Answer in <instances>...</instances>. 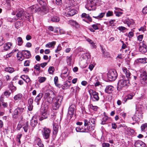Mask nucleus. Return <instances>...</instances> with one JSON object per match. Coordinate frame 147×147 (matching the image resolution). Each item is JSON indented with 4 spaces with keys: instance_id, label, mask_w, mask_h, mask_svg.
<instances>
[{
    "instance_id": "nucleus-17",
    "label": "nucleus",
    "mask_w": 147,
    "mask_h": 147,
    "mask_svg": "<svg viewBox=\"0 0 147 147\" xmlns=\"http://www.w3.org/2000/svg\"><path fill=\"white\" fill-rule=\"evenodd\" d=\"M74 114V108L73 107V105H71L69 107L68 111L67 116L68 118L71 119L73 116Z\"/></svg>"
},
{
    "instance_id": "nucleus-48",
    "label": "nucleus",
    "mask_w": 147,
    "mask_h": 147,
    "mask_svg": "<svg viewBox=\"0 0 147 147\" xmlns=\"http://www.w3.org/2000/svg\"><path fill=\"white\" fill-rule=\"evenodd\" d=\"M55 70L54 67L52 66H51L49 67L48 69V71L50 74H52L54 71Z\"/></svg>"
},
{
    "instance_id": "nucleus-4",
    "label": "nucleus",
    "mask_w": 147,
    "mask_h": 147,
    "mask_svg": "<svg viewBox=\"0 0 147 147\" xmlns=\"http://www.w3.org/2000/svg\"><path fill=\"white\" fill-rule=\"evenodd\" d=\"M90 98L93 102L98 101L99 100L98 94L96 92L93 91L92 89H90L88 90Z\"/></svg>"
},
{
    "instance_id": "nucleus-27",
    "label": "nucleus",
    "mask_w": 147,
    "mask_h": 147,
    "mask_svg": "<svg viewBox=\"0 0 147 147\" xmlns=\"http://www.w3.org/2000/svg\"><path fill=\"white\" fill-rule=\"evenodd\" d=\"M37 2L41 6H42L43 9L44 10H45L46 8L45 6L46 5V1L44 0H36Z\"/></svg>"
},
{
    "instance_id": "nucleus-53",
    "label": "nucleus",
    "mask_w": 147,
    "mask_h": 147,
    "mask_svg": "<svg viewBox=\"0 0 147 147\" xmlns=\"http://www.w3.org/2000/svg\"><path fill=\"white\" fill-rule=\"evenodd\" d=\"M46 79V78L44 77H41L39 79V82L40 83H41L44 82Z\"/></svg>"
},
{
    "instance_id": "nucleus-45",
    "label": "nucleus",
    "mask_w": 147,
    "mask_h": 147,
    "mask_svg": "<svg viewBox=\"0 0 147 147\" xmlns=\"http://www.w3.org/2000/svg\"><path fill=\"white\" fill-rule=\"evenodd\" d=\"M58 81V78L57 76H55L54 79V82L55 84L57 86L60 87V85L59 84H57V82Z\"/></svg>"
},
{
    "instance_id": "nucleus-23",
    "label": "nucleus",
    "mask_w": 147,
    "mask_h": 147,
    "mask_svg": "<svg viewBox=\"0 0 147 147\" xmlns=\"http://www.w3.org/2000/svg\"><path fill=\"white\" fill-rule=\"evenodd\" d=\"M22 52L25 58L28 59L30 57L31 54L29 51L24 50L22 51Z\"/></svg>"
},
{
    "instance_id": "nucleus-13",
    "label": "nucleus",
    "mask_w": 147,
    "mask_h": 147,
    "mask_svg": "<svg viewBox=\"0 0 147 147\" xmlns=\"http://www.w3.org/2000/svg\"><path fill=\"white\" fill-rule=\"evenodd\" d=\"M29 9L31 13H34L40 11L41 9L38 5H35L31 6L29 8Z\"/></svg>"
},
{
    "instance_id": "nucleus-58",
    "label": "nucleus",
    "mask_w": 147,
    "mask_h": 147,
    "mask_svg": "<svg viewBox=\"0 0 147 147\" xmlns=\"http://www.w3.org/2000/svg\"><path fill=\"white\" fill-rule=\"evenodd\" d=\"M76 130L77 132H82V129H81V127H76Z\"/></svg>"
},
{
    "instance_id": "nucleus-52",
    "label": "nucleus",
    "mask_w": 147,
    "mask_h": 147,
    "mask_svg": "<svg viewBox=\"0 0 147 147\" xmlns=\"http://www.w3.org/2000/svg\"><path fill=\"white\" fill-rule=\"evenodd\" d=\"M113 15V12L112 11H109L106 13V16L109 17Z\"/></svg>"
},
{
    "instance_id": "nucleus-28",
    "label": "nucleus",
    "mask_w": 147,
    "mask_h": 147,
    "mask_svg": "<svg viewBox=\"0 0 147 147\" xmlns=\"http://www.w3.org/2000/svg\"><path fill=\"white\" fill-rule=\"evenodd\" d=\"M71 84V82L69 81H67L64 82L62 88L63 89H66L70 86Z\"/></svg>"
},
{
    "instance_id": "nucleus-33",
    "label": "nucleus",
    "mask_w": 147,
    "mask_h": 147,
    "mask_svg": "<svg viewBox=\"0 0 147 147\" xmlns=\"http://www.w3.org/2000/svg\"><path fill=\"white\" fill-rule=\"evenodd\" d=\"M80 52L85 53L86 52V50L84 49L79 47L75 51V53L76 54Z\"/></svg>"
},
{
    "instance_id": "nucleus-60",
    "label": "nucleus",
    "mask_w": 147,
    "mask_h": 147,
    "mask_svg": "<svg viewBox=\"0 0 147 147\" xmlns=\"http://www.w3.org/2000/svg\"><path fill=\"white\" fill-rule=\"evenodd\" d=\"M12 55V52H11L9 53L8 54L4 56V57L5 58H7L9 57H10Z\"/></svg>"
},
{
    "instance_id": "nucleus-2",
    "label": "nucleus",
    "mask_w": 147,
    "mask_h": 147,
    "mask_svg": "<svg viewBox=\"0 0 147 147\" xmlns=\"http://www.w3.org/2000/svg\"><path fill=\"white\" fill-rule=\"evenodd\" d=\"M87 3L86 7L89 10H95L98 5V0H87Z\"/></svg>"
},
{
    "instance_id": "nucleus-29",
    "label": "nucleus",
    "mask_w": 147,
    "mask_h": 147,
    "mask_svg": "<svg viewBox=\"0 0 147 147\" xmlns=\"http://www.w3.org/2000/svg\"><path fill=\"white\" fill-rule=\"evenodd\" d=\"M12 44V43L10 42H8L4 44L3 47V50L4 51L8 50L10 48V47Z\"/></svg>"
},
{
    "instance_id": "nucleus-15",
    "label": "nucleus",
    "mask_w": 147,
    "mask_h": 147,
    "mask_svg": "<svg viewBox=\"0 0 147 147\" xmlns=\"http://www.w3.org/2000/svg\"><path fill=\"white\" fill-rule=\"evenodd\" d=\"M23 11L22 9H18L16 15L13 17V20H16L21 18L23 15Z\"/></svg>"
},
{
    "instance_id": "nucleus-59",
    "label": "nucleus",
    "mask_w": 147,
    "mask_h": 147,
    "mask_svg": "<svg viewBox=\"0 0 147 147\" xmlns=\"http://www.w3.org/2000/svg\"><path fill=\"white\" fill-rule=\"evenodd\" d=\"M84 125L85 126H86L88 125L89 124V123H90V122L88 121V120L86 119H84Z\"/></svg>"
},
{
    "instance_id": "nucleus-56",
    "label": "nucleus",
    "mask_w": 147,
    "mask_h": 147,
    "mask_svg": "<svg viewBox=\"0 0 147 147\" xmlns=\"http://www.w3.org/2000/svg\"><path fill=\"white\" fill-rule=\"evenodd\" d=\"M28 76L26 75H22L20 77V78H22L24 81H25L28 78Z\"/></svg>"
},
{
    "instance_id": "nucleus-37",
    "label": "nucleus",
    "mask_w": 147,
    "mask_h": 147,
    "mask_svg": "<svg viewBox=\"0 0 147 147\" xmlns=\"http://www.w3.org/2000/svg\"><path fill=\"white\" fill-rule=\"evenodd\" d=\"M105 14V12L100 13L98 16H93V17L97 19H100L102 18Z\"/></svg>"
},
{
    "instance_id": "nucleus-50",
    "label": "nucleus",
    "mask_w": 147,
    "mask_h": 147,
    "mask_svg": "<svg viewBox=\"0 0 147 147\" xmlns=\"http://www.w3.org/2000/svg\"><path fill=\"white\" fill-rule=\"evenodd\" d=\"M34 68L35 69H36V71H39L40 69V65L39 64H37L35 65L34 67Z\"/></svg>"
},
{
    "instance_id": "nucleus-42",
    "label": "nucleus",
    "mask_w": 147,
    "mask_h": 147,
    "mask_svg": "<svg viewBox=\"0 0 147 147\" xmlns=\"http://www.w3.org/2000/svg\"><path fill=\"white\" fill-rule=\"evenodd\" d=\"M116 59L117 61H118L119 62H121L122 60L123 59V57L122 56L121 54L118 55L116 57Z\"/></svg>"
},
{
    "instance_id": "nucleus-34",
    "label": "nucleus",
    "mask_w": 147,
    "mask_h": 147,
    "mask_svg": "<svg viewBox=\"0 0 147 147\" xmlns=\"http://www.w3.org/2000/svg\"><path fill=\"white\" fill-rule=\"evenodd\" d=\"M50 20L53 22H58L59 21V18L57 16H54L51 17Z\"/></svg>"
},
{
    "instance_id": "nucleus-55",
    "label": "nucleus",
    "mask_w": 147,
    "mask_h": 147,
    "mask_svg": "<svg viewBox=\"0 0 147 147\" xmlns=\"http://www.w3.org/2000/svg\"><path fill=\"white\" fill-rule=\"evenodd\" d=\"M98 24H93L92 25V26L95 30H98Z\"/></svg>"
},
{
    "instance_id": "nucleus-5",
    "label": "nucleus",
    "mask_w": 147,
    "mask_h": 147,
    "mask_svg": "<svg viewBox=\"0 0 147 147\" xmlns=\"http://www.w3.org/2000/svg\"><path fill=\"white\" fill-rule=\"evenodd\" d=\"M63 96L59 95L57 96L55 99V101L54 105L53 106V109L54 110H56L58 109L61 105L62 101Z\"/></svg>"
},
{
    "instance_id": "nucleus-3",
    "label": "nucleus",
    "mask_w": 147,
    "mask_h": 147,
    "mask_svg": "<svg viewBox=\"0 0 147 147\" xmlns=\"http://www.w3.org/2000/svg\"><path fill=\"white\" fill-rule=\"evenodd\" d=\"M90 55L89 54L84 53L80 57L79 63L80 65L83 67L86 66L87 63V60L90 58Z\"/></svg>"
},
{
    "instance_id": "nucleus-18",
    "label": "nucleus",
    "mask_w": 147,
    "mask_h": 147,
    "mask_svg": "<svg viewBox=\"0 0 147 147\" xmlns=\"http://www.w3.org/2000/svg\"><path fill=\"white\" fill-rule=\"evenodd\" d=\"M43 96V94L41 92L34 99V102L37 103L38 105L40 104V102Z\"/></svg>"
},
{
    "instance_id": "nucleus-24",
    "label": "nucleus",
    "mask_w": 147,
    "mask_h": 147,
    "mask_svg": "<svg viewBox=\"0 0 147 147\" xmlns=\"http://www.w3.org/2000/svg\"><path fill=\"white\" fill-rule=\"evenodd\" d=\"M67 68H65L62 71L61 76L63 79L66 78L67 77L68 73L67 72Z\"/></svg>"
},
{
    "instance_id": "nucleus-64",
    "label": "nucleus",
    "mask_w": 147,
    "mask_h": 147,
    "mask_svg": "<svg viewBox=\"0 0 147 147\" xmlns=\"http://www.w3.org/2000/svg\"><path fill=\"white\" fill-rule=\"evenodd\" d=\"M142 12L144 14H146L147 13V6L143 8Z\"/></svg>"
},
{
    "instance_id": "nucleus-46",
    "label": "nucleus",
    "mask_w": 147,
    "mask_h": 147,
    "mask_svg": "<svg viewBox=\"0 0 147 147\" xmlns=\"http://www.w3.org/2000/svg\"><path fill=\"white\" fill-rule=\"evenodd\" d=\"M134 21L132 19H128V26H130V25L133 24L134 23Z\"/></svg>"
},
{
    "instance_id": "nucleus-43",
    "label": "nucleus",
    "mask_w": 147,
    "mask_h": 147,
    "mask_svg": "<svg viewBox=\"0 0 147 147\" xmlns=\"http://www.w3.org/2000/svg\"><path fill=\"white\" fill-rule=\"evenodd\" d=\"M137 112H138L139 111L142 112L143 109V106L141 105H138L136 107Z\"/></svg>"
},
{
    "instance_id": "nucleus-19",
    "label": "nucleus",
    "mask_w": 147,
    "mask_h": 147,
    "mask_svg": "<svg viewBox=\"0 0 147 147\" xmlns=\"http://www.w3.org/2000/svg\"><path fill=\"white\" fill-rule=\"evenodd\" d=\"M114 90L113 87L111 85L107 86L105 89V92L106 93L109 94L111 93Z\"/></svg>"
},
{
    "instance_id": "nucleus-47",
    "label": "nucleus",
    "mask_w": 147,
    "mask_h": 147,
    "mask_svg": "<svg viewBox=\"0 0 147 147\" xmlns=\"http://www.w3.org/2000/svg\"><path fill=\"white\" fill-rule=\"evenodd\" d=\"M74 16V10L72 9L69 11H68L67 16Z\"/></svg>"
},
{
    "instance_id": "nucleus-31",
    "label": "nucleus",
    "mask_w": 147,
    "mask_h": 147,
    "mask_svg": "<svg viewBox=\"0 0 147 147\" xmlns=\"http://www.w3.org/2000/svg\"><path fill=\"white\" fill-rule=\"evenodd\" d=\"M56 44V42L54 41H52L51 42H49L45 45L46 47L54 48L55 45Z\"/></svg>"
},
{
    "instance_id": "nucleus-11",
    "label": "nucleus",
    "mask_w": 147,
    "mask_h": 147,
    "mask_svg": "<svg viewBox=\"0 0 147 147\" xmlns=\"http://www.w3.org/2000/svg\"><path fill=\"white\" fill-rule=\"evenodd\" d=\"M143 113L142 111H139L138 112H136L135 115L132 117V119L133 121L136 122L142 117Z\"/></svg>"
},
{
    "instance_id": "nucleus-32",
    "label": "nucleus",
    "mask_w": 147,
    "mask_h": 147,
    "mask_svg": "<svg viewBox=\"0 0 147 147\" xmlns=\"http://www.w3.org/2000/svg\"><path fill=\"white\" fill-rule=\"evenodd\" d=\"M137 61L139 63H147V59L146 58H139L137 59Z\"/></svg>"
},
{
    "instance_id": "nucleus-8",
    "label": "nucleus",
    "mask_w": 147,
    "mask_h": 147,
    "mask_svg": "<svg viewBox=\"0 0 147 147\" xmlns=\"http://www.w3.org/2000/svg\"><path fill=\"white\" fill-rule=\"evenodd\" d=\"M55 97L54 93L51 90H49L47 93L45 94V97L47 99V102H51Z\"/></svg>"
},
{
    "instance_id": "nucleus-35",
    "label": "nucleus",
    "mask_w": 147,
    "mask_h": 147,
    "mask_svg": "<svg viewBox=\"0 0 147 147\" xmlns=\"http://www.w3.org/2000/svg\"><path fill=\"white\" fill-rule=\"evenodd\" d=\"M17 41L18 43V45L20 46H21L23 42L22 38L20 37H19L17 38Z\"/></svg>"
},
{
    "instance_id": "nucleus-49",
    "label": "nucleus",
    "mask_w": 147,
    "mask_h": 147,
    "mask_svg": "<svg viewBox=\"0 0 147 147\" xmlns=\"http://www.w3.org/2000/svg\"><path fill=\"white\" fill-rule=\"evenodd\" d=\"M127 132L128 134L131 135L134 133V131L133 129L129 128L127 129Z\"/></svg>"
},
{
    "instance_id": "nucleus-9",
    "label": "nucleus",
    "mask_w": 147,
    "mask_h": 147,
    "mask_svg": "<svg viewBox=\"0 0 147 147\" xmlns=\"http://www.w3.org/2000/svg\"><path fill=\"white\" fill-rule=\"evenodd\" d=\"M140 80L141 83L143 85L147 84V75L146 71L141 73L140 76Z\"/></svg>"
},
{
    "instance_id": "nucleus-10",
    "label": "nucleus",
    "mask_w": 147,
    "mask_h": 147,
    "mask_svg": "<svg viewBox=\"0 0 147 147\" xmlns=\"http://www.w3.org/2000/svg\"><path fill=\"white\" fill-rule=\"evenodd\" d=\"M42 133L43 138L46 140L49 138L51 133L50 129L47 127H44L42 130Z\"/></svg>"
},
{
    "instance_id": "nucleus-40",
    "label": "nucleus",
    "mask_w": 147,
    "mask_h": 147,
    "mask_svg": "<svg viewBox=\"0 0 147 147\" xmlns=\"http://www.w3.org/2000/svg\"><path fill=\"white\" fill-rule=\"evenodd\" d=\"M23 128L25 132H27L29 128V126L28 122H26L24 125Z\"/></svg>"
},
{
    "instance_id": "nucleus-57",
    "label": "nucleus",
    "mask_w": 147,
    "mask_h": 147,
    "mask_svg": "<svg viewBox=\"0 0 147 147\" xmlns=\"http://www.w3.org/2000/svg\"><path fill=\"white\" fill-rule=\"evenodd\" d=\"M61 49V47L60 45H59L58 46L57 49L55 50V52L57 53Z\"/></svg>"
},
{
    "instance_id": "nucleus-39",
    "label": "nucleus",
    "mask_w": 147,
    "mask_h": 147,
    "mask_svg": "<svg viewBox=\"0 0 147 147\" xmlns=\"http://www.w3.org/2000/svg\"><path fill=\"white\" fill-rule=\"evenodd\" d=\"M22 97V95L21 94H19L16 95L14 97V100H19Z\"/></svg>"
},
{
    "instance_id": "nucleus-30",
    "label": "nucleus",
    "mask_w": 147,
    "mask_h": 147,
    "mask_svg": "<svg viewBox=\"0 0 147 147\" xmlns=\"http://www.w3.org/2000/svg\"><path fill=\"white\" fill-rule=\"evenodd\" d=\"M17 57L18 59L20 61H22L25 58L22 52H18L17 55Z\"/></svg>"
},
{
    "instance_id": "nucleus-12",
    "label": "nucleus",
    "mask_w": 147,
    "mask_h": 147,
    "mask_svg": "<svg viewBox=\"0 0 147 147\" xmlns=\"http://www.w3.org/2000/svg\"><path fill=\"white\" fill-rule=\"evenodd\" d=\"M24 109L22 108L18 107L14 111L13 113V117L16 118V115H18L22 113L24 111Z\"/></svg>"
},
{
    "instance_id": "nucleus-38",
    "label": "nucleus",
    "mask_w": 147,
    "mask_h": 147,
    "mask_svg": "<svg viewBox=\"0 0 147 147\" xmlns=\"http://www.w3.org/2000/svg\"><path fill=\"white\" fill-rule=\"evenodd\" d=\"M3 98L0 97V106L3 105L4 107H6L7 106V104L6 102H3Z\"/></svg>"
},
{
    "instance_id": "nucleus-41",
    "label": "nucleus",
    "mask_w": 147,
    "mask_h": 147,
    "mask_svg": "<svg viewBox=\"0 0 147 147\" xmlns=\"http://www.w3.org/2000/svg\"><path fill=\"white\" fill-rule=\"evenodd\" d=\"M142 131H145L147 129V124L145 123L143 124L141 127Z\"/></svg>"
},
{
    "instance_id": "nucleus-51",
    "label": "nucleus",
    "mask_w": 147,
    "mask_h": 147,
    "mask_svg": "<svg viewBox=\"0 0 147 147\" xmlns=\"http://www.w3.org/2000/svg\"><path fill=\"white\" fill-rule=\"evenodd\" d=\"M72 60L71 57H67V61L69 65H70Z\"/></svg>"
},
{
    "instance_id": "nucleus-62",
    "label": "nucleus",
    "mask_w": 147,
    "mask_h": 147,
    "mask_svg": "<svg viewBox=\"0 0 147 147\" xmlns=\"http://www.w3.org/2000/svg\"><path fill=\"white\" fill-rule=\"evenodd\" d=\"M75 7L76 9L75 10H74V15L77 13L78 10L79 5H77Z\"/></svg>"
},
{
    "instance_id": "nucleus-22",
    "label": "nucleus",
    "mask_w": 147,
    "mask_h": 147,
    "mask_svg": "<svg viewBox=\"0 0 147 147\" xmlns=\"http://www.w3.org/2000/svg\"><path fill=\"white\" fill-rule=\"evenodd\" d=\"M53 128V133L54 135H56L58 131V124L55 122H54Z\"/></svg>"
},
{
    "instance_id": "nucleus-26",
    "label": "nucleus",
    "mask_w": 147,
    "mask_h": 147,
    "mask_svg": "<svg viewBox=\"0 0 147 147\" xmlns=\"http://www.w3.org/2000/svg\"><path fill=\"white\" fill-rule=\"evenodd\" d=\"M8 87L11 93L14 92L17 89L16 87L13 86L12 82H11L9 83L8 85Z\"/></svg>"
},
{
    "instance_id": "nucleus-25",
    "label": "nucleus",
    "mask_w": 147,
    "mask_h": 147,
    "mask_svg": "<svg viewBox=\"0 0 147 147\" xmlns=\"http://www.w3.org/2000/svg\"><path fill=\"white\" fill-rule=\"evenodd\" d=\"M123 71L124 74H125L127 79L130 78L131 77H130L131 73L129 71L127 70L125 67H123L122 69Z\"/></svg>"
},
{
    "instance_id": "nucleus-7",
    "label": "nucleus",
    "mask_w": 147,
    "mask_h": 147,
    "mask_svg": "<svg viewBox=\"0 0 147 147\" xmlns=\"http://www.w3.org/2000/svg\"><path fill=\"white\" fill-rule=\"evenodd\" d=\"M41 116L40 118L41 121L47 118L49 115V112L47 107H45L42 106L41 107Z\"/></svg>"
},
{
    "instance_id": "nucleus-1",
    "label": "nucleus",
    "mask_w": 147,
    "mask_h": 147,
    "mask_svg": "<svg viewBox=\"0 0 147 147\" xmlns=\"http://www.w3.org/2000/svg\"><path fill=\"white\" fill-rule=\"evenodd\" d=\"M129 84V79H127L123 75H121L118 83L117 90H120L122 88L128 86Z\"/></svg>"
},
{
    "instance_id": "nucleus-63",
    "label": "nucleus",
    "mask_w": 147,
    "mask_h": 147,
    "mask_svg": "<svg viewBox=\"0 0 147 147\" xmlns=\"http://www.w3.org/2000/svg\"><path fill=\"white\" fill-rule=\"evenodd\" d=\"M110 144H109L107 143H103L102 144V147H109Z\"/></svg>"
},
{
    "instance_id": "nucleus-44",
    "label": "nucleus",
    "mask_w": 147,
    "mask_h": 147,
    "mask_svg": "<svg viewBox=\"0 0 147 147\" xmlns=\"http://www.w3.org/2000/svg\"><path fill=\"white\" fill-rule=\"evenodd\" d=\"M89 106L91 109L95 111H97L98 108V107L97 106H93L92 104L89 105Z\"/></svg>"
},
{
    "instance_id": "nucleus-16",
    "label": "nucleus",
    "mask_w": 147,
    "mask_h": 147,
    "mask_svg": "<svg viewBox=\"0 0 147 147\" xmlns=\"http://www.w3.org/2000/svg\"><path fill=\"white\" fill-rule=\"evenodd\" d=\"M38 123V120L36 116L33 117L30 120V125L32 127H34Z\"/></svg>"
},
{
    "instance_id": "nucleus-61",
    "label": "nucleus",
    "mask_w": 147,
    "mask_h": 147,
    "mask_svg": "<svg viewBox=\"0 0 147 147\" xmlns=\"http://www.w3.org/2000/svg\"><path fill=\"white\" fill-rule=\"evenodd\" d=\"M115 13L116 15L117 16H120L123 13L122 12L116 11H115Z\"/></svg>"
},
{
    "instance_id": "nucleus-36",
    "label": "nucleus",
    "mask_w": 147,
    "mask_h": 147,
    "mask_svg": "<svg viewBox=\"0 0 147 147\" xmlns=\"http://www.w3.org/2000/svg\"><path fill=\"white\" fill-rule=\"evenodd\" d=\"M5 71L9 73H12L14 71V69L11 67H6L5 69Z\"/></svg>"
},
{
    "instance_id": "nucleus-20",
    "label": "nucleus",
    "mask_w": 147,
    "mask_h": 147,
    "mask_svg": "<svg viewBox=\"0 0 147 147\" xmlns=\"http://www.w3.org/2000/svg\"><path fill=\"white\" fill-rule=\"evenodd\" d=\"M134 95L135 94L134 93H131L128 94L123 98V103L124 104L127 100L132 99Z\"/></svg>"
},
{
    "instance_id": "nucleus-54",
    "label": "nucleus",
    "mask_w": 147,
    "mask_h": 147,
    "mask_svg": "<svg viewBox=\"0 0 147 147\" xmlns=\"http://www.w3.org/2000/svg\"><path fill=\"white\" fill-rule=\"evenodd\" d=\"M4 40L2 36H0V46L2 45L4 42Z\"/></svg>"
},
{
    "instance_id": "nucleus-14",
    "label": "nucleus",
    "mask_w": 147,
    "mask_h": 147,
    "mask_svg": "<svg viewBox=\"0 0 147 147\" xmlns=\"http://www.w3.org/2000/svg\"><path fill=\"white\" fill-rule=\"evenodd\" d=\"M139 50L142 53H146L147 51V46L142 42L139 44Z\"/></svg>"
},
{
    "instance_id": "nucleus-6",
    "label": "nucleus",
    "mask_w": 147,
    "mask_h": 147,
    "mask_svg": "<svg viewBox=\"0 0 147 147\" xmlns=\"http://www.w3.org/2000/svg\"><path fill=\"white\" fill-rule=\"evenodd\" d=\"M117 74L115 70H111L107 74V77L110 81H113L117 78Z\"/></svg>"
},
{
    "instance_id": "nucleus-21",
    "label": "nucleus",
    "mask_w": 147,
    "mask_h": 147,
    "mask_svg": "<svg viewBox=\"0 0 147 147\" xmlns=\"http://www.w3.org/2000/svg\"><path fill=\"white\" fill-rule=\"evenodd\" d=\"M136 147H146L145 144L141 141H137L135 143Z\"/></svg>"
}]
</instances>
